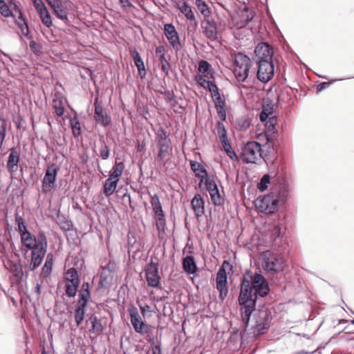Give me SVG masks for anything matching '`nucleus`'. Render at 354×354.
Wrapping results in <instances>:
<instances>
[{
	"label": "nucleus",
	"instance_id": "obj_18",
	"mask_svg": "<svg viewBox=\"0 0 354 354\" xmlns=\"http://www.w3.org/2000/svg\"><path fill=\"white\" fill-rule=\"evenodd\" d=\"M257 61L273 59L274 48L267 41H261L257 44L254 49Z\"/></svg>",
	"mask_w": 354,
	"mask_h": 354
},
{
	"label": "nucleus",
	"instance_id": "obj_62",
	"mask_svg": "<svg viewBox=\"0 0 354 354\" xmlns=\"http://www.w3.org/2000/svg\"><path fill=\"white\" fill-rule=\"evenodd\" d=\"M29 47L31 51L35 54V55H40L42 53V46L39 43L37 42L33 39V37H32V39H29Z\"/></svg>",
	"mask_w": 354,
	"mask_h": 354
},
{
	"label": "nucleus",
	"instance_id": "obj_64",
	"mask_svg": "<svg viewBox=\"0 0 354 354\" xmlns=\"http://www.w3.org/2000/svg\"><path fill=\"white\" fill-rule=\"evenodd\" d=\"M223 95L216 94L214 96H212V101L214 103L215 108H219L226 106V103L224 99H223Z\"/></svg>",
	"mask_w": 354,
	"mask_h": 354
},
{
	"label": "nucleus",
	"instance_id": "obj_45",
	"mask_svg": "<svg viewBox=\"0 0 354 354\" xmlns=\"http://www.w3.org/2000/svg\"><path fill=\"white\" fill-rule=\"evenodd\" d=\"M124 168L125 165L123 161L116 162L111 169L109 177H111V178L117 179L120 181V178L123 174Z\"/></svg>",
	"mask_w": 354,
	"mask_h": 354
},
{
	"label": "nucleus",
	"instance_id": "obj_60",
	"mask_svg": "<svg viewBox=\"0 0 354 354\" xmlns=\"http://www.w3.org/2000/svg\"><path fill=\"white\" fill-rule=\"evenodd\" d=\"M77 300L78 303L82 301H91V290H80L77 294Z\"/></svg>",
	"mask_w": 354,
	"mask_h": 354
},
{
	"label": "nucleus",
	"instance_id": "obj_12",
	"mask_svg": "<svg viewBox=\"0 0 354 354\" xmlns=\"http://www.w3.org/2000/svg\"><path fill=\"white\" fill-rule=\"evenodd\" d=\"M156 140L158 147L157 156L159 161H160L167 157L169 153V149H172L170 147L171 139L168 137L167 131L163 127H159L156 133Z\"/></svg>",
	"mask_w": 354,
	"mask_h": 354
},
{
	"label": "nucleus",
	"instance_id": "obj_13",
	"mask_svg": "<svg viewBox=\"0 0 354 354\" xmlns=\"http://www.w3.org/2000/svg\"><path fill=\"white\" fill-rule=\"evenodd\" d=\"M94 111L93 120L96 121L101 127L106 128L112 124L111 115L104 109L102 102L95 98L93 102Z\"/></svg>",
	"mask_w": 354,
	"mask_h": 354
},
{
	"label": "nucleus",
	"instance_id": "obj_5",
	"mask_svg": "<svg viewBox=\"0 0 354 354\" xmlns=\"http://www.w3.org/2000/svg\"><path fill=\"white\" fill-rule=\"evenodd\" d=\"M284 252L283 247L272 248L263 252L259 257L263 269L272 274L282 272L286 266Z\"/></svg>",
	"mask_w": 354,
	"mask_h": 354
},
{
	"label": "nucleus",
	"instance_id": "obj_53",
	"mask_svg": "<svg viewBox=\"0 0 354 354\" xmlns=\"http://www.w3.org/2000/svg\"><path fill=\"white\" fill-rule=\"evenodd\" d=\"M100 142L102 144L100 149V156L102 160H107L110 156V147L105 143L103 135L100 136Z\"/></svg>",
	"mask_w": 354,
	"mask_h": 354
},
{
	"label": "nucleus",
	"instance_id": "obj_49",
	"mask_svg": "<svg viewBox=\"0 0 354 354\" xmlns=\"http://www.w3.org/2000/svg\"><path fill=\"white\" fill-rule=\"evenodd\" d=\"M66 100V98L62 96H55L54 98V109L58 116H63L65 113V109L63 106V101Z\"/></svg>",
	"mask_w": 354,
	"mask_h": 354
},
{
	"label": "nucleus",
	"instance_id": "obj_26",
	"mask_svg": "<svg viewBox=\"0 0 354 354\" xmlns=\"http://www.w3.org/2000/svg\"><path fill=\"white\" fill-rule=\"evenodd\" d=\"M218 137L227 156L233 160H238V156L236 155L235 151L233 149L232 147V145L227 136V133L219 134L218 135Z\"/></svg>",
	"mask_w": 354,
	"mask_h": 354
},
{
	"label": "nucleus",
	"instance_id": "obj_20",
	"mask_svg": "<svg viewBox=\"0 0 354 354\" xmlns=\"http://www.w3.org/2000/svg\"><path fill=\"white\" fill-rule=\"evenodd\" d=\"M191 205L195 216L201 217L205 213V201L203 196L196 192L194 194L192 201Z\"/></svg>",
	"mask_w": 354,
	"mask_h": 354
},
{
	"label": "nucleus",
	"instance_id": "obj_46",
	"mask_svg": "<svg viewBox=\"0 0 354 354\" xmlns=\"http://www.w3.org/2000/svg\"><path fill=\"white\" fill-rule=\"evenodd\" d=\"M151 204L155 212V214L157 216L166 214L162 209V204L160 203V198L158 194H155L153 196H151Z\"/></svg>",
	"mask_w": 354,
	"mask_h": 354
},
{
	"label": "nucleus",
	"instance_id": "obj_40",
	"mask_svg": "<svg viewBox=\"0 0 354 354\" xmlns=\"http://www.w3.org/2000/svg\"><path fill=\"white\" fill-rule=\"evenodd\" d=\"M8 125L11 127V123L3 116V113H0V149L3 147Z\"/></svg>",
	"mask_w": 354,
	"mask_h": 354
},
{
	"label": "nucleus",
	"instance_id": "obj_24",
	"mask_svg": "<svg viewBox=\"0 0 354 354\" xmlns=\"http://www.w3.org/2000/svg\"><path fill=\"white\" fill-rule=\"evenodd\" d=\"M210 196L209 203L214 206V212L224 210L225 198L220 193L219 189L209 192Z\"/></svg>",
	"mask_w": 354,
	"mask_h": 354
},
{
	"label": "nucleus",
	"instance_id": "obj_19",
	"mask_svg": "<svg viewBox=\"0 0 354 354\" xmlns=\"http://www.w3.org/2000/svg\"><path fill=\"white\" fill-rule=\"evenodd\" d=\"M87 319L85 321V325L88 327V331L90 334L103 333L106 330V325H103L102 321L95 314L87 315Z\"/></svg>",
	"mask_w": 354,
	"mask_h": 354
},
{
	"label": "nucleus",
	"instance_id": "obj_58",
	"mask_svg": "<svg viewBox=\"0 0 354 354\" xmlns=\"http://www.w3.org/2000/svg\"><path fill=\"white\" fill-rule=\"evenodd\" d=\"M57 218L60 224L64 223L66 225L68 230H73L74 227L73 222L67 219L66 216L62 214L59 209L57 212Z\"/></svg>",
	"mask_w": 354,
	"mask_h": 354
},
{
	"label": "nucleus",
	"instance_id": "obj_43",
	"mask_svg": "<svg viewBox=\"0 0 354 354\" xmlns=\"http://www.w3.org/2000/svg\"><path fill=\"white\" fill-rule=\"evenodd\" d=\"M69 123L72 129L73 135L75 137L82 136V131L79 118L77 115H69Z\"/></svg>",
	"mask_w": 354,
	"mask_h": 354
},
{
	"label": "nucleus",
	"instance_id": "obj_61",
	"mask_svg": "<svg viewBox=\"0 0 354 354\" xmlns=\"http://www.w3.org/2000/svg\"><path fill=\"white\" fill-rule=\"evenodd\" d=\"M345 80V78H340V79H332L330 80V81L328 82H320L317 86V88H316V93H319L320 92H322V91H324V89L327 88L328 87H329L332 84H333L334 82H337V81H342V80Z\"/></svg>",
	"mask_w": 354,
	"mask_h": 354
},
{
	"label": "nucleus",
	"instance_id": "obj_38",
	"mask_svg": "<svg viewBox=\"0 0 354 354\" xmlns=\"http://www.w3.org/2000/svg\"><path fill=\"white\" fill-rule=\"evenodd\" d=\"M260 314H263V317H259V319L255 322V328L259 335L263 334L264 331L270 327V319L267 313L264 312L260 313Z\"/></svg>",
	"mask_w": 354,
	"mask_h": 354
},
{
	"label": "nucleus",
	"instance_id": "obj_25",
	"mask_svg": "<svg viewBox=\"0 0 354 354\" xmlns=\"http://www.w3.org/2000/svg\"><path fill=\"white\" fill-rule=\"evenodd\" d=\"M46 259L43 266L41 268L39 277L46 279L50 277L53 270L55 257L53 252L46 254Z\"/></svg>",
	"mask_w": 354,
	"mask_h": 354
},
{
	"label": "nucleus",
	"instance_id": "obj_29",
	"mask_svg": "<svg viewBox=\"0 0 354 354\" xmlns=\"http://www.w3.org/2000/svg\"><path fill=\"white\" fill-rule=\"evenodd\" d=\"M198 185L202 192L207 191L208 193L218 188L215 176L212 174L200 180Z\"/></svg>",
	"mask_w": 354,
	"mask_h": 354
},
{
	"label": "nucleus",
	"instance_id": "obj_21",
	"mask_svg": "<svg viewBox=\"0 0 354 354\" xmlns=\"http://www.w3.org/2000/svg\"><path fill=\"white\" fill-rule=\"evenodd\" d=\"M41 21L48 28H51L53 25V17L45 3L35 8Z\"/></svg>",
	"mask_w": 354,
	"mask_h": 354
},
{
	"label": "nucleus",
	"instance_id": "obj_2",
	"mask_svg": "<svg viewBox=\"0 0 354 354\" xmlns=\"http://www.w3.org/2000/svg\"><path fill=\"white\" fill-rule=\"evenodd\" d=\"M270 292L269 282L260 271L245 270V332L252 313L256 311L258 297L265 298Z\"/></svg>",
	"mask_w": 354,
	"mask_h": 354
},
{
	"label": "nucleus",
	"instance_id": "obj_36",
	"mask_svg": "<svg viewBox=\"0 0 354 354\" xmlns=\"http://www.w3.org/2000/svg\"><path fill=\"white\" fill-rule=\"evenodd\" d=\"M236 75L239 77L241 84L243 83V73L241 70L243 66V50H240L235 54L234 61L232 64Z\"/></svg>",
	"mask_w": 354,
	"mask_h": 354
},
{
	"label": "nucleus",
	"instance_id": "obj_11",
	"mask_svg": "<svg viewBox=\"0 0 354 354\" xmlns=\"http://www.w3.org/2000/svg\"><path fill=\"white\" fill-rule=\"evenodd\" d=\"M265 160L262 145L257 141H248L245 143V164L256 163L259 159Z\"/></svg>",
	"mask_w": 354,
	"mask_h": 354
},
{
	"label": "nucleus",
	"instance_id": "obj_54",
	"mask_svg": "<svg viewBox=\"0 0 354 354\" xmlns=\"http://www.w3.org/2000/svg\"><path fill=\"white\" fill-rule=\"evenodd\" d=\"M145 276L149 287L156 288L159 286L160 278L158 273H152Z\"/></svg>",
	"mask_w": 354,
	"mask_h": 354
},
{
	"label": "nucleus",
	"instance_id": "obj_9",
	"mask_svg": "<svg viewBox=\"0 0 354 354\" xmlns=\"http://www.w3.org/2000/svg\"><path fill=\"white\" fill-rule=\"evenodd\" d=\"M66 295L70 298H75L81 284V277L79 271L75 267L68 268L65 274Z\"/></svg>",
	"mask_w": 354,
	"mask_h": 354
},
{
	"label": "nucleus",
	"instance_id": "obj_32",
	"mask_svg": "<svg viewBox=\"0 0 354 354\" xmlns=\"http://www.w3.org/2000/svg\"><path fill=\"white\" fill-rule=\"evenodd\" d=\"M216 110L219 118L216 124V129L217 130L218 135L227 133V129L223 124V122L227 119L226 106L216 108Z\"/></svg>",
	"mask_w": 354,
	"mask_h": 354
},
{
	"label": "nucleus",
	"instance_id": "obj_6",
	"mask_svg": "<svg viewBox=\"0 0 354 354\" xmlns=\"http://www.w3.org/2000/svg\"><path fill=\"white\" fill-rule=\"evenodd\" d=\"M228 275L230 284H233L238 274L233 263L229 260H224L217 271L216 277V288L219 292V298L221 300H224L229 292Z\"/></svg>",
	"mask_w": 354,
	"mask_h": 354
},
{
	"label": "nucleus",
	"instance_id": "obj_52",
	"mask_svg": "<svg viewBox=\"0 0 354 354\" xmlns=\"http://www.w3.org/2000/svg\"><path fill=\"white\" fill-rule=\"evenodd\" d=\"M13 265L12 272L19 282H21L24 277V271L23 264L19 261L18 262L12 261Z\"/></svg>",
	"mask_w": 354,
	"mask_h": 354
},
{
	"label": "nucleus",
	"instance_id": "obj_35",
	"mask_svg": "<svg viewBox=\"0 0 354 354\" xmlns=\"http://www.w3.org/2000/svg\"><path fill=\"white\" fill-rule=\"evenodd\" d=\"M119 180L108 177L102 183V189L106 197L112 196L118 185Z\"/></svg>",
	"mask_w": 354,
	"mask_h": 354
},
{
	"label": "nucleus",
	"instance_id": "obj_47",
	"mask_svg": "<svg viewBox=\"0 0 354 354\" xmlns=\"http://www.w3.org/2000/svg\"><path fill=\"white\" fill-rule=\"evenodd\" d=\"M195 4L198 11L203 15L204 18L209 17L212 15V8L204 0H196Z\"/></svg>",
	"mask_w": 354,
	"mask_h": 354
},
{
	"label": "nucleus",
	"instance_id": "obj_22",
	"mask_svg": "<svg viewBox=\"0 0 354 354\" xmlns=\"http://www.w3.org/2000/svg\"><path fill=\"white\" fill-rule=\"evenodd\" d=\"M91 301H77L76 308L74 311V320L77 326L82 325L85 319L86 310Z\"/></svg>",
	"mask_w": 354,
	"mask_h": 354
},
{
	"label": "nucleus",
	"instance_id": "obj_55",
	"mask_svg": "<svg viewBox=\"0 0 354 354\" xmlns=\"http://www.w3.org/2000/svg\"><path fill=\"white\" fill-rule=\"evenodd\" d=\"M12 122L18 130H26V121L24 116H22L20 113H17L13 115Z\"/></svg>",
	"mask_w": 354,
	"mask_h": 354
},
{
	"label": "nucleus",
	"instance_id": "obj_34",
	"mask_svg": "<svg viewBox=\"0 0 354 354\" xmlns=\"http://www.w3.org/2000/svg\"><path fill=\"white\" fill-rule=\"evenodd\" d=\"M256 16V12L254 10H250V8L246 5L245 2V37L249 35L248 32L250 31L251 35H253L257 32V28L253 31L252 28L250 27L249 24L251 22L254 17Z\"/></svg>",
	"mask_w": 354,
	"mask_h": 354
},
{
	"label": "nucleus",
	"instance_id": "obj_15",
	"mask_svg": "<svg viewBox=\"0 0 354 354\" xmlns=\"http://www.w3.org/2000/svg\"><path fill=\"white\" fill-rule=\"evenodd\" d=\"M164 34L171 46L175 50H180L182 48L180 38L178 32L172 23H167L164 25Z\"/></svg>",
	"mask_w": 354,
	"mask_h": 354
},
{
	"label": "nucleus",
	"instance_id": "obj_59",
	"mask_svg": "<svg viewBox=\"0 0 354 354\" xmlns=\"http://www.w3.org/2000/svg\"><path fill=\"white\" fill-rule=\"evenodd\" d=\"M204 89L209 91L212 96L219 94L220 92V90L216 82L210 80H207L205 88H204Z\"/></svg>",
	"mask_w": 354,
	"mask_h": 354
},
{
	"label": "nucleus",
	"instance_id": "obj_37",
	"mask_svg": "<svg viewBox=\"0 0 354 354\" xmlns=\"http://www.w3.org/2000/svg\"><path fill=\"white\" fill-rule=\"evenodd\" d=\"M277 141L268 142L265 145H262L263 147L266 148L264 150L265 162L269 161L272 162L277 158V151L275 150L274 145Z\"/></svg>",
	"mask_w": 354,
	"mask_h": 354
},
{
	"label": "nucleus",
	"instance_id": "obj_14",
	"mask_svg": "<svg viewBox=\"0 0 354 354\" xmlns=\"http://www.w3.org/2000/svg\"><path fill=\"white\" fill-rule=\"evenodd\" d=\"M257 77L262 83H267L272 79L274 75V64L273 59L257 61Z\"/></svg>",
	"mask_w": 354,
	"mask_h": 354
},
{
	"label": "nucleus",
	"instance_id": "obj_48",
	"mask_svg": "<svg viewBox=\"0 0 354 354\" xmlns=\"http://www.w3.org/2000/svg\"><path fill=\"white\" fill-rule=\"evenodd\" d=\"M0 13L5 18H15L16 15L12 8L6 3V0H0Z\"/></svg>",
	"mask_w": 354,
	"mask_h": 354
},
{
	"label": "nucleus",
	"instance_id": "obj_44",
	"mask_svg": "<svg viewBox=\"0 0 354 354\" xmlns=\"http://www.w3.org/2000/svg\"><path fill=\"white\" fill-rule=\"evenodd\" d=\"M243 19L240 17L238 20L233 21V35L235 39L241 41L243 39Z\"/></svg>",
	"mask_w": 354,
	"mask_h": 354
},
{
	"label": "nucleus",
	"instance_id": "obj_4",
	"mask_svg": "<svg viewBox=\"0 0 354 354\" xmlns=\"http://www.w3.org/2000/svg\"><path fill=\"white\" fill-rule=\"evenodd\" d=\"M239 295L238 298V310L240 316L239 328H232L227 339V346L233 354L243 353V274L239 277Z\"/></svg>",
	"mask_w": 354,
	"mask_h": 354
},
{
	"label": "nucleus",
	"instance_id": "obj_42",
	"mask_svg": "<svg viewBox=\"0 0 354 354\" xmlns=\"http://www.w3.org/2000/svg\"><path fill=\"white\" fill-rule=\"evenodd\" d=\"M180 3V1L179 3H174V6L180 10L187 19H194V13L192 7L187 1H183L181 6L179 4Z\"/></svg>",
	"mask_w": 354,
	"mask_h": 354
},
{
	"label": "nucleus",
	"instance_id": "obj_57",
	"mask_svg": "<svg viewBox=\"0 0 354 354\" xmlns=\"http://www.w3.org/2000/svg\"><path fill=\"white\" fill-rule=\"evenodd\" d=\"M157 219L156 220V225L158 230V232L160 234H163L167 229V222H166V214L161 215L157 216Z\"/></svg>",
	"mask_w": 354,
	"mask_h": 354
},
{
	"label": "nucleus",
	"instance_id": "obj_10",
	"mask_svg": "<svg viewBox=\"0 0 354 354\" xmlns=\"http://www.w3.org/2000/svg\"><path fill=\"white\" fill-rule=\"evenodd\" d=\"M59 167L55 163L50 165L42 179L41 189L45 194H48L57 188V179Z\"/></svg>",
	"mask_w": 354,
	"mask_h": 354
},
{
	"label": "nucleus",
	"instance_id": "obj_50",
	"mask_svg": "<svg viewBox=\"0 0 354 354\" xmlns=\"http://www.w3.org/2000/svg\"><path fill=\"white\" fill-rule=\"evenodd\" d=\"M14 19L15 24L17 26L22 35L26 37L28 39H32V35L30 32V28L28 21H23V22H18L15 18Z\"/></svg>",
	"mask_w": 354,
	"mask_h": 354
},
{
	"label": "nucleus",
	"instance_id": "obj_7",
	"mask_svg": "<svg viewBox=\"0 0 354 354\" xmlns=\"http://www.w3.org/2000/svg\"><path fill=\"white\" fill-rule=\"evenodd\" d=\"M274 109L272 104H266L259 113V120L264 124V134L266 140L277 141L279 133L277 129V117L274 115Z\"/></svg>",
	"mask_w": 354,
	"mask_h": 354
},
{
	"label": "nucleus",
	"instance_id": "obj_16",
	"mask_svg": "<svg viewBox=\"0 0 354 354\" xmlns=\"http://www.w3.org/2000/svg\"><path fill=\"white\" fill-rule=\"evenodd\" d=\"M201 28L205 36L212 41H217L220 33L217 23L212 19L204 18L201 21Z\"/></svg>",
	"mask_w": 354,
	"mask_h": 354
},
{
	"label": "nucleus",
	"instance_id": "obj_33",
	"mask_svg": "<svg viewBox=\"0 0 354 354\" xmlns=\"http://www.w3.org/2000/svg\"><path fill=\"white\" fill-rule=\"evenodd\" d=\"M256 16V12L254 10H250V8L246 5L245 2V37L249 35L248 32L250 31L251 35H253L257 32V28L253 31L252 28L250 27L249 24L251 22L254 17Z\"/></svg>",
	"mask_w": 354,
	"mask_h": 354
},
{
	"label": "nucleus",
	"instance_id": "obj_27",
	"mask_svg": "<svg viewBox=\"0 0 354 354\" xmlns=\"http://www.w3.org/2000/svg\"><path fill=\"white\" fill-rule=\"evenodd\" d=\"M15 221L17 225L16 230L19 234L21 243L33 234L28 230L24 218L20 216L18 214L16 215Z\"/></svg>",
	"mask_w": 354,
	"mask_h": 354
},
{
	"label": "nucleus",
	"instance_id": "obj_17",
	"mask_svg": "<svg viewBox=\"0 0 354 354\" xmlns=\"http://www.w3.org/2000/svg\"><path fill=\"white\" fill-rule=\"evenodd\" d=\"M21 160V145L14 146L10 149V153L6 162V167L10 174L17 171Z\"/></svg>",
	"mask_w": 354,
	"mask_h": 354
},
{
	"label": "nucleus",
	"instance_id": "obj_1",
	"mask_svg": "<svg viewBox=\"0 0 354 354\" xmlns=\"http://www.w3.org/2000/svg\"><path fill=\"white\" fill-rule=\"evenodd\" d=\"M272 185L268 194L259 196L254 201L255 207L264 214L277 213L280 207L287 201L290 190L289 177L286 174H275L273 178L266 174L257 183V187L260 192L266 190Z\"/></svg>",
	"mask_w": 354,
	"mask_h": 354
},
{
	"label": "nucleus",
	"instance_id": "obj_23",
	"mask_svg": "<svg viewBox=\"0 0 354 354\" xmlns=\"http://www.w3.org/2000/svg\"><path fill=\"white\" fill-rule=\"evenodd\" d=\"M189 165L191 170L194 174L195 177L199 180L211 174V173L207 171L206 165L203 162H199L196 160H190Z\"/></svg>",
	"mask_w": 354,
	"mask_h": 354
},
{
	"label": "nucleus",
	"instance_id": "obj_28",
	"mask_svg": "<svg viewBox=\"0 0 354 354\" xmlns=\"http://www.w3.org/2000/svg\"><path fill=\"white\" fill-rule=\"evenodd\" d=\"M132 58L134 65L137 68L138 73L141 79H145L147 75V70L145 67L144 61L137 50H134L132 53Z\"/></svg>",
	"mask_w": 354,
	"mask_h": 354
},
{
	"label": "nucleus",
	"instance_id": "obj_3",
	"mask_svg": "<svg viewBox=\"0 0 354 354\" xmlns=\"http://www.w3.org/2000/svg\"><path fill=\"white\" fill-rule=\"evenodd\" d=\"M48 249V239L46 232L39 229L20 243L19 250L27 261L25 272L26 279L29 272H34L42 264Z\"/></svg>",
	"mask_w": 354,
	"mask_h": 354
},
{
	"label": "nucleus",
	"instance_id": "obj_39",
	"mask_svg": "<svg viewBox=\"0 0 354 354\" xmlns=\"http://www.w3.org/2000/svg\"><path fill=\"white\" fill-rule=\"evenodd\" d=\"M183 266L185 272L189 274H194L197 269L196 262L193 256H186L184 258Z\"/></svg>",
	"mask_w": 354,
	"mask_h": 354
},
{
	"label": "nucleus",
	"instance_id": "obj_41",
	"mask_svg": "<svg viewBox=\"0 0 354 354\" xmlns=\"http://www.w3.org/2000/svg\"><path fill=\"white\" fill-rule=\"evenodd\" d=\"M198 70L205 77H214L215 71L213 70L212 65L205 59H203L198 66Z\"/></svg>",
	"mask_w": 354,
	"mask_h": 354
},
{
	"label": "nucleus",
	"instance_id": "obj_56",
	"mask_svg": "<svg viewBox=\"0 0 354 354\" xmlns=\"http://www.w3.org/2000/svg\"><path fill=\"white\" fill-rule=\"evenodd\" d=\"M154 257L155 255L151 257L150 261L147 263L145 270V275H148L152 273H158V264L153 261Z\"/></svg>",
	"mask_w": 354,
	"mask_h": 354
},
{
	"label": "nucleus",
	"instance_id": "obj_51",
	"mask_svg": "<svg viewBox=\"0 0 354 354\" xmlns=\"http://www.w3.org/2000/svg\"><path fill=\"white\" fill-rule=\"evenodd\" d=\"M137 305L140 310L142 316L145 319L151 318L153 316V313H155V310H152L151 306L145 302L138 301Z\"/></svg>",
	"mask_w": 354,
	"mask_h": 354
},
{
	"label": "nucleus",
	"instance_id": "obj_63",
	"mask_svg": "<svg viewBox=\"0 0 354 354\" xmlns=\"http://www.w3.org/2000/svg\"><path fill=\"white\" fill-rule=\"evenodd\" d=\"M161 69L166 76L169 75V71H172V66L166 57L160 60Z\"/></svg>",
	"mask_w": 354,
	"mask_h": 354
},
{
	"label": "nucleus",
	"instance_id": "obj_31",
	"mask_svg": "<svg viewBox=\"0 0 354 354\" xmlns=\"http://www.w3.org/2000/svg\"><path fill=\"white\" fill-rule=\"evenodd\" d=\"M51 8L57 19L62 20L66 25L71 24V21L68 18V11L63 6V3L60 5L53 3Z\"/></svg>",
	"mask_w": 354,
	"mask_h": 354
},
{
	"label": "nucleus",
	"instance_id": "obj_8",
	"mask_svg": "<svg viewBox=\"0 0 354 354\" xmlns=\"http://www.w3.org/2000/svg\"><path fill=\"white\" fill-rule=\"evenodd\" d=\"M131 324L135 332L142 336L151 333L156 328L154 326L149 324L146 319L142 318L137 308L131 304L128 308Z\"/></svg>",
	"mask_w": 354,
	"mask_h": 354
},
{
	"label": "nucleus",
	"instance_id": "obj_30",
	"mask_svg": "<svg viewBox=\"0 0 354 354\" xmlns=\"http://www.w3.org/2000/svg\"><path fill=\"white\" fill-rule=\"evenodd\" d=\"M276 213L272 214L275 220L277 218L279 220L277 223H274L273 225H271L268 228V234L270 236V239L272 242H275L277 239H279L281 234V225L283 223V218L281 219L279 214H275Z\"/></svg>",
	"mask_w": 354,
	"mask_h": 354
}]
</instances>
